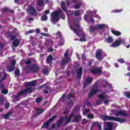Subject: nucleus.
<instances>
[{"label":"nucleus","mask_w":130,"mask_h":130,"mask_svg":"<svg viewBox=\"0 0 130 130\" xmlns=\"http://www.w3.org/2000/svg\"><path fill=\"white\" fill-rule=\"evenodd\" d=\"M102 118H103L104 121L107 120H111L113 121H118V122H120L121 123H123L126 121L125 119L122 118H119L117 117L111 116H106L104 115H101Z\"/></svg>","instance_id":"nucleus-1"},{"label":"nucleus","mask_w":130,"mask_h":130,"mask_svg":"<svg viewBox=\"0 0 130 130\" xmlns=\"http://www.w3.org/2000/svg\"><path fill=\"white\" fill-rule=\"evenodd\" d=\"M33 92V88L32 87H28L24 90H21L19 92H18L16 95L15 96L14 100L15 102L19 101V99L20 98V96H23V95H27L28 94H30V93H32Z\"/></svg>","instance_id":"nucleus-2"},{"label":"nucleus","mask_w":130,"mask_h":130,"mask_svg":"<svg viewBox=\"0 0 130 130\" xmlns=\"http://www.w3.org/2000/svg\"><path fill=\"white\" fill-rule=\"evenodd\" d=\"M105 24H97L95 25H92L89 27V31L90 33H94L95 31L97 30H102L104 28Z\"/></svg>","instance_id":"nucleus-3"},{"label":"nucleus","mask_w":130,"mask_h":130,"mask_svg":"<svg viewBox=\"0 0 130 130\" xmlns=\"http://www.w3.org/2000/svg\"><path fill=\"white\" fill-rule=\"evenodd\" d=\"M59 19V11H55L51 14V22H58Z\"/></svg>","instance_id":"nucleus-4"},{"label":"nucleus","mask_w":130,"mask_h":130,"mask_svg":"<svg viewBox=\"0 0 130 130\" xmlns=\"http://www.w3.org/2000/svg\"><path fill=\"white\" fill-rule=\"evenodd\" d=\"M111 113L114 114L115 116H120V115H123L127 117L128 116V114L126 113L124 111H118V110H112L111 111Z\"/></svg>","instance_id":"nucleus-5"},{"label":"nucleus","mask_w":130,"mask_h":130,"mask_svg":"<svg viewBox=\"0 0 130 130\" xmlns=\"http://www.w3.org/2000/svg\"><path fill=\"white\" fill-rule=\"evenodd\" d=\"M26 11L27 13H28L29 15H31V16L37 15V11H36L35 7H34V6H32V5L28 6Z\"/></svg>","instance_id":"nucleus-6"},{"label":"nucleus","mask_w":130,"mask_h":130,"mask_svg":"<svg viewBox=\"0 0 130 130\" xmlns=\"http://www.w3.org/2000/svg\"><path fill=\"white\" fill-rule=\"evenodd\" d=\"M124 43V40L123 39H120L118 40H116L114 43H113L111 45V47H113L114 48L116 47H118V46H120L121 45V43Z\"/></svg>","instance_id":"nucleus-7"},{"label":"nucleus","mask_w":130,"mask_h":130,"mask_svg":"<svg viewBox=\"0 0 130 130\" xmlns=\"http://www.w3.org/2000/svg\"><path fill=\"white\" fill-rule=\"evenodd\" d=\"M90 73L94 76L96 75L100 76L102 74V69L100 68H95L90 70Z\"/></svg>","instance_id":"nucleus-8"},{"label":"nucleus","mask_w":130,"mask_h":130,"mask_svg":"<svg viewBox=\"0 0 130 130\" xmlns=\"http://www.w3.org/2000/svg\"><path fill=\"white\" fill-rule=\"evenodd\" d=\"M95 57L98 60H102V50L101 49L96 50Z\"/></svg>","instance_id":"nucleus-9"},{"label":"nucleus","mask_w":130,"mask_h":130,"mask_svg":"<svg viewBox=\"0 0 130 130\" xmlns=\"http://www.w3.org/2000/svg\"><path fill=\"white\" fill-rule=\"evenodd\" d=\"M30 70L31 73H38V71H39V66H38V65L33 64L30 67Z\"/></svg>","instance_id":"nucleus-10"},{"label":"nucleus","mask_w":130,"mask_h":130,"mask_svg":"<svg viewBox=\"0 0 130 130\" xmlns=\"http://www.w3.org/2000/svg\"><path fill=\"white\" fill-rule=\"evenodd\" d=\"M98 92V87L97 86H95L93 87L89 93H88V98H91L92 97L93 95H95Z\"/></svg>","instance_id":"nucleus-11"},{"label":"nucleus","mask_w":130,"mask_h":130,"mask_svg":"<svg viewBox=\"0 0 130 130\" xmlns=\"http://www.w3.org/2000/svg\"><path fill=\"white\" fill-rule=\"evenodd\" d=\"M92 82H93V78L87 77L86 79L85 83L84 85V88H86V87H87L88 85H90Z\"/></svg>","instance_id":"nucleus-12"},{"label":"nucleus","mask_w":130,"mask_h":130,"mask_svg":"<svg viewBox=\"0 0 130 130\" xmlns=\"http://www.w3.org/2000/svg\"><path fill=\"white\" fill-rule=\"evenodd\" d=\"M76 73L79 80H81L82 75H83V67H81L79 68V69H77L76 70Z\"/></svg>","instance_id":"nucleus-13"},{"label":"nucleus","mask_w":130,"mask_h":130,"mask_svg":"<svg viewBox=\"0 0 130 130\" xmlns=\"http://www.w3.org/2000/svg\"><path fill=\"white\" fill-rule=\"evenodd\" d=\"M106 127H104V130H112L113 129V123L108 122L106 123Z\"/></svg>","instance_id":"nucleus-14"},{"label":"nucleus","mask_w":130,"mask_h":130,"mask_svg":"<svg viewBox=\"0 0 130 130\" xmlns=\"http://www.w3.org/2000/svg\"><path fill=\"white\" fill-rule=\"evenodd\" d=\"M99 98L101 100H98L96 101V104H101L102 102H103V100L106 99V98H105V96L103 94H99Z\"/></svg>","instance_id":"nucleus-15"},{"label":"nucleus","mask_w":130,"mask_h":130,"mask_svg":"<svg viewBox=\"0 0 130 130\" xmlns=\"http://www.w3.org/2000/svg\"><path fill=\"white\" fill-rule=\"evenodd\" d=\"M69 61H71V59L69 57L63 58L62 61L60 63V66L61 67H63V66L66 64V63H68V62H69Z\"/></svg>","instance_id":"nucleus-16"},{"label":"nucleus","mask_w":130,"mask_h":130,"mask_svg":"<svg viewBox=\"0 0 130 130\" xmlns=\"http://www.w3.org/2000/svg\"><path fill=\"white\" fill-rule=\"evenodd\" d=\"M21 41H20V39H16L14 40L12 43V45L14 47H18L19 45H20Z\"/></svg>","instance_id":"nucleus-17"},{"label":"nucleus","mask_w":130,"mask_h":130,"mask_svg":"<svg viewBox=\"0 0 130 130\" xmlns=\"http://www.w3.org/2000/svg\"><path fill=\"white\" fill-rule=\"evenodd\" d=\"M52 60H53V56L50 54L46 59V63H52Z\"/></svg>","instance_id":"nucleus-18"},{"label":"nucleus","mask_w":130,"mask_h":130,"mask_svg":"<svg viewBox=\"0 0 130 130\" xmlns=\"http://www.w3.org/2000/svg\"><path fill=\"white\" fill-rule=\"evenodd\" d=\"M62 122H63V117H60L59 119L56 122V126L57 127H59L61 124H62Z\"/></svg>","instance_id":"nucleus-19"},{"label":"nucleus","mask_w":130,"mask_h":130,"mask_svg":"<svg viewBox=\"0 0 130 130\" xmlns=\"http://www.w3.org/2000/svg\"><path fill=\"white\" fill-rule=\"evenodd\" d=\"M12 113H13V112H12V111H10L9 112H8L7 113H6L5 115H3V118H5V119H10V116H12Z\"/></svg>","instance_id":"nucleus-20"},{"label":"nucleus","mask_w":130,"mask_h":130,"mask_svg":"<svg viewBox=\"0 0 130 130\" xmlns=\"http://www.w3.org/2000/svg\"><path fill=\"white\" fill-rule=\"evenodd\" d=\"M50 125V123L48 120L46 123H44L43 125L42 126V128H48V127Z\"/></svg>","instance_id":"nucleus-21"},{"label":"nucleus","mask_w":130,"mask_h":130,"mask_svg":"<svg viewBox=\"0 0 130 130\" xmlns=\"http://www.w3.org/2000/svg\"><path fill=\"white\" fill-rule=\"evenodd\" d=\"M15 66H9L7 68V72H9V73H11V72H13L15 70Z\"/></svg>","instance_id":"nucleus-22"},{"label":"nucleus","mask_w":130,"mask_h":130,"mask_svg":"<svg viewBox=\"0 0 130 130\" xmlns=\"http://www.w3.org/2000/svg\"><path fill=\"white\" fill-rule=\"evenodd\" d=\"M70 27L71 30L74 31V33L77 35V36H79V31L75 28V27L73 26V25H70Z\"/></svg>","instance_id":"nucleus-23"},{"label":"nucleus","mask_w":130,"mask_h":130,"mask_svg":"<svg viewBox=\"0 0 130 130\" xmlns=\"http://www.w3.org/2000/svg\"><path fill=\"white\" fill-rule=\"evenodd\" d=\"M37 4L38 5V6H39V7H44V6H45L44 0H38Z\"/></svg>","instance_id":"nucleus-24"},{"label":"nucleus","mask_w":130,"mask_h":130,"mask_svg":"<svg viewBox=\"0 0 130 130\" xmlns=\"http://www.w3.org/2000/svg\"><path fill=\"white\" fill-rule=\"evenodd\" d=\"M14 74L15 78H19L20 77V69L19 68L15 69Z\"/></svg>","instance_id":"nucleus-25"},{"label":"nucleus","mask_w":130,"mask_h":130,"mask_svg":"<svg viewBox=\"0 0 130 130\" xmlns=\"http://www.w3.org/2000/svg\"><path fill=\"white\" fill-rule=\"evenodd\" d=\"M106 42L107 43H112L113 42V38L111 36L108 37L106 38Z\"/></svg>","instance_id":"nucleus-26"},{"label":"nucleus","mask_w":130,"mask_h":130,"mask_svg":"<svg viewBox=\"0 0 130 130\" xmlns=\"http://www.w3.org/2000/svg\"><path fill=\"white\" fill-rule=\"evenodd\" d=\"M81 118H82V116L80 115L74 116V120L75 122H78L79 121H80V119H81Z\"/></svg>","instance_id":"nucleus-27"},{"label":"nucleus","mask_w":130,"mask_h":130,"mask_svg":"<svg viewBox=\"0 0 130 130\" xmlns=\"http://www.w3.org/2000/svg\"><path fill=\"white\" fill-rule=\"evenodd\" d=\"M111 32L113 34H114V35H115L116 36H120V35H121V32H120V31L112 30Z\"/></svg>","instance_id":"nucleus-28"},{"label":"nucleus","mask_w":130,"mask_h":130,"mask_svg":"<svg viewBox=\"0 0 130 130\" xmlns=\"http://www.w3.org/2000/svg\"><path fill=\"white\" fill-rule=\"evenodd\" d=\"M2 11L4 12H8L9 13H14V10H12L11 9H9V8L5 7L2 9Z\"/></svg>","instance_id":"nucleus-29"},{"label":"nucleus","mask_w":130,"mask_h":130,"mask_svg":"<svg viewBox=\"0 0 130 130\" xmlns=\"http://www.w3.org/2000/svg\"><path fill=\"white\" fill-rule=\"evenodd\" d=\"M65 120L66 122L64 124L63 126H64V125H67V124H69V123L72 121V120L69 119L68 117H65Z\"/></svg>","instance_id":"nucleus-30"},{"label":"nucleus","mask_w":130,"mask_h":130,"mask_svg":"<svg viewBox=\"0 0 130 130\" xmlns=\"http://www.w3.org/2000/svg\"><path fill=\"white\" fill-rule=\"evenodd\" d=\"M87 62H88V66L91 67L92 64H93V62H94V59H89L87 60Z\"/></svg>","instance_id":"nucleus-31"},{"label":"nucleus","mask_w":130,"mask_h":130,"mask_svg":"<svg viewBox=\"0 0 130 130\" xmlns=\"http://www.w3.org/2000/svg\"><path fill=\"white\" fill-rule=\"evenodd\" d=\"M42 73L45 76H47L48 75V69L46 68L43 69Z\"/></svg>","instance_id":"nucleus-32"},{"label":"nucleus","mask_w":130,"mask_h":130,"mask_svg":"<svg viewBox=\"0 0 130 130\" xmlns=\"http://www.w3.org/2000/svg\"><path fill=\"white\" fill-rule=\"evenodd\" d=\"M56 117H57V116L54 115L51 118H49L48 120L50 123V122H51V121H53V120H55V119H56Z\"/></svg>","instance_id":"nucleus-33"},{"label":"nucleus","mask_w":130,"mask_h":130,"mask_svg":"<svg viewBox=\"0 0 130 130\" xmlns=\"http://www.w3.org/2000/svg\"><path fill=\"white\" fill-rule=\"evenodd\" d=\"M78 37H80V38H85L86 34L84 32L80 34V32H79V36H78Z\"/></svg>","instance_id":"nucleus-34"},{"label":"nucleus","mask_w":130,"mask_h":130,"mask_svg":"<svg viewBox=\"0 0 130 130\" xmlns=\"http://www.w3.org/2000/svg\"><path fill=\"white\" fill-rule=\"evenodd\" d=\"M42 101V97H38L36 99V103H40Z\"/></svg>","instance_id":"nucleus-35"},{"label":"nucleus","mask_w":130,"mask_h":130,"mask_svg":"<svg viewBox=\"0 0 130 130\" xmlns=\"http://www.w3.org/2000/svg\"><path fill=\"white\" fill-rule=\"evenodd\" d=\"M43 112V109L41 108H39L37 110V114H40V113H42Z\"/></svg>","instance_id":"nucleus-36"},{"label":"nucleus","mask_w":130,"mask_h":130,"mask_svg":"<svg viewBox=\"0 0 130 130\" xmlns=\"http://www.w3.org/2000/svg\"><path fill=\"white\" fill-rule=\"evenodd\" d=\"M73 97V93L72 92H70L67 96V99L69 100H71V98Z\"/></svg>","instance_id":"nucleus-37"},{"label":"nucleus","mask_w":130,"mask_h":130,"mask_svg":"<svg viewBox=\"0 0 130 130\" xmlns=\"http://www.w3.org/2000/svg\"><path fill=\"white\" fill-rule=\"evenodd\" d=\"M30 86L34 87L36 85V81H32L31 82H29Z\"/></svg>","instance_id":"nucleus-38"},{"label":"nucleus","mask_w":130,"mask_h":130,"mask_svg":"<svg viewBox=\"0 0 130 130\" xmlns=\"http://www.w3.org/2000/svg\"><path fill=\"white\" fill-rule=\"evenodd\" d=\"M89 121H90V120H88L86 119H83L82 121V123L83 124L85 125L86 123H88V122H89Z\"/></svg>","instance_id":"nucleus-39"},{"label":"nucleus","mask_w":130,"mask_h":130,"mask_svg":"<svg viewBox=\"0 0 130 130\" xmlns=\"http://www.w3.org/2000/svg\"><path fill=\"white\" fill-rule=\"evenodd\" d=\"M122 12V9H115L113 10V13H120Z\"/></svg>","instance_id":"nucleus-40"},{"label":"nucleus","mask_w":130,"mask_h":130,"mask_svg":"<svg viewBox=\"0 0 130 130\" xmlns=\"http://www.w3.org/2000/svg\"><path fill=\"white\" fill-rule=\"evenodd\" d=\"M74 15L76 17H79V16H81V14L80 13V11L76 10L75 12Z\"/></svg>","instance_id":"nucleus-41"},{"label":"nucleus","mask_w":130,"mask_h":130,"mask_svg":"<svg viewBox=\"0 0 130 130\" xmlns=\"http://www.w3.org/2000/svg\"><path fill=\"white\" fill-rule=\"evenodd\" d=\"M125 96L127 97V98H128V99H130V92L126 91L124 93Z\"/></svg>","instance_id":"nucleus-42"},{"label":"nucleus","mask_w":130,"mask_h":130,"mask_svg":"<svg viewBox=\"0 0 130 130\" xmlns=\"http://www.w3.org/2000/svg\"><path fill=\"white\" fill-rule=\"evenodd\" d=\"M41 19L43 20V21H47V15H44L41 18Z\"/></svg>","instance_id":"nucleus-43"},{"label":"nucleus","mask_w":130,"mask_h":130,"mask_svg":"<svg viewBox=\"0 0 130 130\" xmlns=\"http://www.w3.org/2000/svg\"><path fill=\"white\" fill-rule=\"evenodd\" d=\"M68 106L69 107L72 108L73 106H74V102H73V101H71L69 103H68Z\"/></svg>","instance_id":"nucleus-44"},{"label":"nucleus","mask_w":130,"mask_h":130,"mask_svg":"<svg viewBox=\"0 0 130 130\" xmlns=\"http://www.w3.org/2000/svg\"><path fill=\"white\" fill-rule=\"evenodd\" d=\"M118 61L120 63H124L125 62V61L122 58L118 59Z\"/></svg>","instance_id":"nucleus-45"},{"label":"nucleus","mask_w":130,"mask_h":130,"mask_svg":"<svg viewBox=\"0 0 130 130\" xmlns=\"http://www.w3.org/2000/svg\"><path fill=\"white\" fill-rule=\"evenodd\" d=\"M12 67H15L16 66V60H13L11 61V65Z\"/></svg>","instance_id":"nucleus-46"},{"label":"nucleus","mask_w":130,"mask_h":130,"mask_svg":"<svg viewBox=\"0 0 130 130\" xmlns=\"http://www.w3.org/2000/svg\"><path fill=\"white\" fill-rule=\"evenodd\" d=\"M87 117L89 118V119H92L94 118V115L92 114H89L87 115Z\"/></svg>","instance_id":"nucleus-47"},{"label":"nucleus","mask_w":130,"mask_h":130,"mask_svg":"<svg viewBox=\"0 0 130 130\" xmlns=\"http://www.w3.org/2000/svg\"><path fill=\"white\" fill-rule=\"evenodd\" d=\"M88 18H89V15H88V14L84 15V19L85 21H87V22H89V20H88Z\"/></svg>","instance_id":"nucleus-48"},{"label":"nucleus","mask_w":130,"mask_h":130,"mask_svg":"<svg viewBox=\"0 0 130 130\" xmlns=\"http://www.w3.org/2000/svg\"><path fill=\"white\" fill-rule=\"evenodd\" d=\"M73 8H74V9L75 10H78V9H80V8H81V5H75L74 6H73Z\"/></svg>","instance_id":"nucleus-49"},{"label":"nucleus","mask_w":130,"mask_h":130,"mask_svg":"<svg viewBox=\"0 0 130 130\" xmlns=\"http://www.w3.org/2000/svg\"><path fill=\"white\" fill-rule=\"evenodd\" d=\"M8 92L9 91H8V90L7 89H3L2 90V94H7V93H8Z\"/></svg>","instance_id":"nucleus-50"},{"label":"nucleus","mask_w":130,"mask_h":130,"mask_svg":"<svg viewBox=\"0 0 130 130\" xmlns=\"http://www.w3.org/2000/svg\"><path fill=\"white\" fill-rule=\"evenodd\" d=\"M88 22H91V23L94 24L95 23V20L93 18L90 17Z\"/></svg>","instance_id":"nucleus-51"},{"label":"nucleus","mask_w":130,"mask_h":130,"mask_svg":"<svg viewBox=\"0 0 130 130\" xmlns=\"http://www.w3.org/2000/svg\"><path fill=\"white\" fill-rule=\"evenodd\" d=\"M98 124H99L98 122H93V124H92V125L90 127V128H92L93 127V126H94V125H98Z\"/></svg>","instance_id":"nucleus-52"},{"label":"nucleus","mask_w":130,"mask_h":130,"mask_svg":"<svg viewBox=\"0 0 130 130\" xmlns=\"http://www.w3.org/2000/svg\"><path fill=\"white\" fill-rule=\"evenodd\" d=\"M41 35L42 36H44L45 37H48L49 36V34H47V33H42Z\"/></svg>","instance_id":"nucleus-53"},{"label":"nucleus","mask_w":130,"mask_h":130,"mask_svg":"<svg viewBox=\"0 0 130 130\" xmlns=\"http://www.w3.org/2000/svg\"><path fill=\"white\" fill-rule=\"evenodd\" d=\"M49 89L50 87L49 85H45V84H44V90H49Z\"/></svg>","instance_id":"nucleus-54"},{"label":"nucleus","mask_w":130,"mask_h":130,"mask_svg":"<svg viewBox=\"0 0 130 130\" xmlns=\"http://www.w3.org/2000/svg\"><path fill=\"white\" fill-rule=\"evenodd\" d=\"M10 103H6L5 105L6 109H9V108H10Z\"/></svg>","instance_id":"nucleus-55"},{"label":"nucleus","mask_w":130,"mask_h":130,"mask_svg":"<svg viewBox=\"0 0 130 130\" xmlns=\"http://www.w3.org/2000/svg\"><path fill=\"white\" fill-rule=\"evenodd\" d=\"M35 30L34 29L29 30L27 31L26 34H31V33H34Z\"/></svg>","instance_id":"nucleus-56"},{"label":"nucleus","mask_w":130,"mask_h":130,"mask_svg":"<svg viewBox=\"0 0 130 130\" xmlns=\"http://www.w3.org/2000/svg\"><path fill=\"white\" fill-rule=\"evenodd\" d=\"M74 117V113H71L69 116V118L70 119V120H72V118Z\"/></svg>","instance_id":"nucleus-57"},{"label":"nucleus","mask_w":130,"mask_h":130,"mask_svg":"<svg viewBox=\"0 0 130 130\" xmlns=\"http://www.w3.org/2000/svg\"><path fill=\"white\" fill-rule=\"evenodd\" d=\"M0 89H5V85L2 83L0 84Z\"/></svg>","instance_id":"nucleus-58"},{"label":"nucleus","mask_w":130,"mask_h":130,"mask_svg":"<svg viewBox=\"0 0 130 130\" xmlns=\"http://www.w3.org/2000/svg\"><path fill=\"white\" fill-rule=\"evenodd\" d=\"M80 41L81 42H85V41H86V40L85 39V38H82L79 39Z\"/></svg>","instance_id":"nucleus-59"},{"label":"nucleus","mask_w":130,"mask_h":130,"mask_svg":"<svg viewBox=\"0 0 130 130\" xmlns=\"http://www.w3.org/2000/svg\"><path fill=\"white\" fill-rule=\"evenodd\" d=\"M31 61L30 60H28L25 62V64H31Z\"/></svg>","instance_id":"nucleus-60"},{"label":"nucleus","mask_w":130,"mask_h":130,"mask_svg":"<svg viewBox=\"0 0 130 130\" xmlns=\"http://www.w3.org/2000/svg\"><path fill=\"white\" fill-rule=\"evenodd\" d=\"M56 35H58V36H59L60 38H61V37H62L61 32H60V31H58L56 33Z\"/></svg>","instance_id":"nucleus-61"},{"label":"nucleus","mask_w":130,"mask_h":130,"mask_svg":"<svg viewBox=\"0 0 130 130\" xmlns=\"http://www.w3.org/2000/svg\"><path fill=\"white\" fill-rule=\"evenodd\" d=\"M56 127V124H52L51 125V128L54 129Z\"/></svg>","instance_id":"nucleus-62"},{"label":"nucleus","mask_w":130,"mask_h":130,"mask_svg":"<svg viewBox=\"0 0 130 130\" xmlns=\"http://www.w3.org/2000/svg\"><path fill=\"white\" fill-rule=\"evenodd\" d=\"M16 38H17V37L16 36H12L10 40H16Z\"/></svg>","instance_id":"nucleus-63"},{"label":"nucleus","mask_w":130,"mask_h":130,"mask_svg":"<svg viewBox=\"0 0 130 130\" xmlns=\"http://www.w3.org/2000/svg\"><path fill=\"white\" fill-rule=\"evenodd\" d=\"M25 86L26 87H30V82H25Z\"/></svg>","instance_id":"nucleus-64"}]
</instances>
